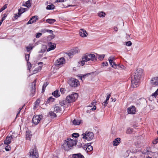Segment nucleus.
Masks as SVG:
<instances>
[{
    "label": "nucleus",
    "mask_w": 158,
    "mask_h": 158,
    "mask_svg": "<svg viewBox=\"0 0 158 158\" xmlns=\"http://www.w3.org/2000/svg\"><path fill=\"white\" fill-rule=\"evenodd\" d=\"M143 70L139 68L137 69L131 76V86L135 88L139 86L140 79L143 76Z\"/></svg>",
    "instance_id": "nucleus-1"
},
{
    "label": "nucleus",
    "mask_w": 158,
    "mask_h": 158,
    "mask_svg": "<svg viewBox=\"0 0 158 158\" xmlns=\"http://www.w3.org/2000/svg\"><path fill=\"white\" fill-rule=\"evenodd\" d=\"M76 144V142L74 140L69 138L65 141L63 145V148L66 151H68L71 148Z\"/></svg>",
    "instance_id": "nucleus-2"
},
{
    "label": "nucleus",
    "mask_w": 158,
    "mask_h": 158,
    "mask_svg": "<svg viewBox=\"0 0 158 158\" xmlns=\"http://www.w3.org/2000/svg\"><path fill=\"white\" fill-rule=\"evenodd\" d=\"M78 97V95L77 93L72 94L66 97V100L68 103H71L75 102Z\"/></svg>",
    "instance_id": "nucleus-3"
},
{
    "label": "nucleus",
    "mask_w": 158,
    "mask_h": 158,
    "mask_svg": "<svg viewBox=\"0 0 158 158\" xmlns=\"http://www.w3.org/2000/svg\"><path fill=\"white\" fill-rule=\"evenodd\" d=\"M68 83L71 86L74 87H77L80 84L78 80L73 78H70L68 81Z\"/></svg>",
    "instance_id": "nucleus-4"
},
{
    "label": "nucleus",
    "mask_w": 158,
    "mask_h": 158,
    "mask_svg": "<svg viewBox=\"0 0 158 158\" xmlns=\"http://www.w3.org/2000/svg\"><path fill=\"white\" fill-rule=\"evenodd\" d=\"M29 156L32 158H38L39 157V154L37 149H31L29 152Z\"/></svg>",
    "instance_id": "nucleus-5"
},
{
    "label": "nucleus",
    "mask_w": 158,
    "mask_h": 158,
    "mask_svg": "<svg viewBox=\"0 0 158 158\" xmlns=\"http://www.w3.org/2000/svg\"><path fill=\"white\" fill-rule=\"evenodd\" d=\"M43 117V116L42 114L34 115L32 119V123L35 125L38 124Z\"/></svg>",
    "instance_id": "nucleus-6"
},
{
    "label": "nucleus",
    "mask_w": 158,
    "mask_h": 158,
    "mask_svg": "<svg viewBox=\"0 0 158 158\" xmlns=\"http://www.w3.org/2000/svg\"><path fill=\"white\" fill-rule=\"evenodd\" d=\"M80 52V50L78 48L75 47L71 50L68 53V55L70 57L74 54Z\"/></svg>",
    "instance_id": "nucleus-7"
},
{
    "label": "nucleus",
    "mask_w": 158,
    "mask_h": 158,
    "mask_svg": "<svg viewBox=\"0 0 158 158\" xmlns=\"http://www.w3.org/2000/svg\"><path fill=\"white\" fill-rule=\"evenodd\" d=\"M151 84L153 87L158 85V77H156L152 78L150 81Z\"/></svg>",
    "instance_id": "nucleus-8"
},
{
    "label": "nucleus",
    "mask_w": 158,
    "mask_h": 158,
    "mask_svg": "<svg viewBox=\"0 0 158 158\" xmlns=\"http://www.w3.org/2000/svg\"><path fill=\"white\" fill-rule=\"evenodd\" d=\"M65 63V60L63 57H61L56 60L55 63L56 66H59L62 65Z\"/></svg>",
    "instance_id": "nucleus-9"
},
{
    "label": "nucleus",
    "mask_w": 158,
    "mask_h": 158,
    "mask_svg": "<svg viewBox=\"0 0 158 158\" xmlns=\"http://www.w3.org/2000/svg\"><path fill=\"white\" fill-rule=\"evenodd\" d=\"M36 80H35L32 83V86L31 87V95L33 96L35 94V86H36Z\"/></svg>",
    "instance_id": "nucleus-10"
},
{
    "label": "nucleus",
    "mask_w": 158,
    "mask_h": 158,
    "mask_svg": "<svg viewBox=\"0 0 158 158\" xmlns=\"http://www.w3.org/2000/svg\"><path fill=\"white\" fill-rule=\"evenodd\" d=\"M127 112L129 114H134L136 112V108L134 106H132L128 108Z\"/></svg>",
    "instance_id": "nucleus-11"
},
{
    "label": "nucleus",
    "mask_w": 158,
    "mask_h": 158,
    "mask_svg": "<svg viewBox=\"0 0 158 158\" xmlns=\"http://www.w3.org/2000/svg\"><path fill=\"white\" fill-rule=\"evenodd\" d=\"M109 60L110 63L112 67L114 69L117 68V64L113 61L114 57H110L109 58Z\"/></svg>",
    "instance_id": "nucleus-12"
},
{
    "label": "nucleus",
    "mask_w": 158,
    "mask_h": 158,
    "mask_svg": "<svg viewBox=\"0 0 158 158\" xmlns=\"http://www.w3.org/2000/svg\"><path fill=\"white\" fill-rule=\"evenodd\" d=\"M48 45L49 48L47 49V51L49 52L54 49L56 47V44L54 43L52 44L51 42H49L48 43Z\"/></svg>",
    "instance_id": "nucleus-13"
},
{
    "label": "nucleus",
    "mask_w": 158,
    "mask_h": 158,
    "mask_svg": "<svg viewBox=\"0 0 158 158\" xmlns=\"http://www.w3.org/2000/svg\"><path fill=\"white\" fill-rule=\"evenodd\" d=\"M79 33L80 35L83 37H86L88 35V34L85 30L82 29H81Z\"/></svg>",
    "instance_id": "nucleus-14"
},
{
    "label": "nucleus",
    "mask_w": 158,
    "mask_h": 158,
    "mask_svg": "<svg viewBox=\"0 0 158 158\" xmlns=\"http://www.w3.org/2000/svg\"><path fill=\"white\" fill-rule=\"evenodd\" d=\"M121 142V139L119 138H117L113 142V144L114 146H117Z\"/></svg>",
    "instance_id": "nucleus-15"
},
{
    "label": "nucleus",
    "mask_w": 158,
    "mask_h": 158,
    "mask_svg": "<svg viewBox=\"0 0 158 158\" xmlns=\"http://www.w3.org/2000/svg\"><path fill=\"white\" fill-rule=\"evenodd\" d=\"M97 60V56L95 54L91 53L89 54V60H91L93 61H95Z\"/></svg>",
    "instance_id": "nucleus-16"
},
{
    "label": "nucleus",
    "mask_w": 158,
    "mask_h": 158,
    "mask_svg": "<svg viewBox=\"0 0 158 158\" xmlns=\"http://www.w3.org/2000/svg\"><path fill=\"white\" fill-rule=\"evenodd\" d=\"M111 94H108V95H107L106 99V100L104 102L102 103V105L104 106V107H106L107 104H108V101L109 100L110 96H111Z\"/></svg>",
    "instance_id": "nucleus-17"
},
{
    "label": "nucleus",
    "mask_w": 158,
    "mask_h": 158,
    "mask_svg": "<svg viewBox=\"0 0 158 158\" xmlns=\"http://www.w3.org/2000/svg\"><path fill=\"white\" fill-rule=\"evenodd\" d=\"M27 10V8H21L20 9H19L18 10V14L19 15V16H20V15L23 13L25 11Z\"/></svg>",
    "instance_id": "nucleus-18"
},
{
    "label": "nucleus",
    "mask_w": 158,
    "mask_h": 158,
    "mask_svg": "<svg viewBox=\"0 0 158 158\" xmlns=\"http://www.w3.org/2000/svg\"><path fill=\"white\" fill-rule=\"evenodd\" d=\"M52 94L56 98H58L60 96V92L58 90H56L52 92Z\"/></svg>",
    "instance_id": "nucleus-19"
},
{
    "label": "nucleus",
    "mask_w": 158,
    "mask_h": 158,
    "mask_svg": "<svg viewBox=\"0 0 158 158\" xmlns=\"http://www.w3.org/2000/svg\"><path fill=\"white\" fill-rule=\"evenodd\" d=\"M73 158H84V156L80 153L73 154Z\"/></svg>",
    "instance_id": "nucleus-20"
},
{
    "label": "nucleus",
    "mask_w": 158,
    "mask_h": 158,
    "mask_svg": "<svg viewBox=\"0 0 158 158\" xmlns=\"http://www.w3.org/2000/svg\"><path fill=\"white\" fill-rule=\"evenodd\" d=\"M89 132H86L85 133L83 134L82 135H83V136L82 137V138L87 139L88 140V138L89 137Z\"/></svg>",
    "instance_id": "nucleus-21"
},
{
    "label": "nucleus",
    "mask_w": 158,
    "mask_h": 158,
    "mask_svg": "<svg viewBox=\"0 0 158 158\" xmlns=\"http://www.w3.org/2000/svg\"><path fill=\"white\" fill-rule=\"evenodd\" d=\"M11 143V139L8 136L6 137V140L4 141V144L8 145Z\"/></svg>",
    "instance_id": "nucleus-22"
},
{
    "label": "nucleus",
    "mask_w": 158,
    "mask_h": 158,
    "mask_svg": "<svg viewBox=\"0 0 158 158\" xmlns=\"http://www.w3.org/2000/svg\"><path fill=\"white\" fill-rule=\"evenodd\" d=\"M26 139L27 140H30V139L32 136V135L31 134V131H26Z\"/></svg>",
    "instance_id": "nucleus-23"
},
{
    "label": "nucleus",
    "mask_w": 158,
    "mask_h": 158,
    "mask_svg": "<svg viewBox=\"0 0 158 158\" xmlns=\"http://www.w3.org/2000/svg\"><path fill=\"white\" fill-rule=\"evenodd\" d=\"M56 21V19H48L46 20V22L50 24H52Z\"/></svg>",
    "instance_id": "nucleus-24"
},
{
    "label": "nucleus",
    "mask_w": 158,
    "mask_h": 158,
    "mask_svg": "<svg viewBox=\"0 0 158 158\" xmlns=\"http://www.w3.org/2000/svg\"><path fill=\"white\" fill-rule=\"evenodd\" d=\"M40 102V100L39 99H37L35 102V103L34 106V109H36L39 106V104Z\"/></svg>",
    "instance_id": "nucleus-25"
},
{
    "label": "nucleus",
    "mask_w": 158,
    "mask_h": 158,
    "mask_svg": "<svg viewBox=\"0 0 158 158\" xmlns=\"http://www.w3.org/2000/svg\"><path fill=\"white\" fill-rule=\"evenodd\" d=\"M73 123L74 125H79L81 123V120H80L75 119L73 121Z\"/></svg>",
    "instance_id": "nucleus-26"
},
{
    "label": "nucleus",
    "mask_w": 158,
    "mask_h": 158,
    "mask_svg": "<svg viewBox=\"0 0 158 158\" xmlns=\"http://www.w3.org/2000/svg\"><path fill=\"white\" fill-rule=\"evenodd\" d=\"M61 108L60 107L55 106L54 107V111L56 113L60 112L61 111Z\"/></svg>",
    "instance_id": "nucleus-27"
},
{
    "label": "nucleus",
    "mask_w": 158,
    "mask_h": 158,
    "mask_svg": "<svg viewBox=\"0 0 158 158\" xmlns=\"http://www.w3.org/2000/svg\"><path fill=\"white\" fill-rule=\"evenodd\" d=\"M47 49V46L45 45H43L42 46L41 49L39 53L44 52Z\"/></svg>",
    "instance_id": "nucleus-28"
},
{
    "label": "nucleus",
    "mask_w": 158,
    "mask_h": 158,
    "mask_svg": "<svg viewBox=\"0 0 158 158\" xmlns=\"http://www.w3.org/2000/svg\"><path fill=\"white\" fill-rule=\"evenodd\" d=\"M55 6L53 4H51L48 5L46 7V9L47 10H53L55 9Z\"/></svg>",
    "instance_id": "nucleus-29"
},
{
    "label": "nucleus",
    "mask_w": 158,
    "mask_h": 158,
    "mask_svg": "<svg viewBox=\"0 0 158 158\" xmlns=\"http://www.w3.org/2000/svg\"><path fill=\"white\" fill-rule=\"evenodd\" d=\"M30 53L29 54H26L25 55V59L27 61V64L28 65V63H29L30 65H31V63L28 61L29 60V58L30 57Z\"/></svg>",
    "instance_id": "nucleus-30"
},
{
    "label": "nucleus",
    "mask_w": 158,
    "mask_h": 158,
    "mask_svg": "<svg viewBox=\"0 0 158 158\" xmlns=\"http://www.w3.org/2000/svg\"><path fill=\"white\" fill-rule=\"evenodd\" d=\"M96 54L97 55L98 57V59L100 60H102L105 56V55L104 54L99 55L97 54Z\"/></svg>",
    "instance_id": "nucleus-31"
},
{
    "label": "nucleus",
    "mask_w": 158,
    "mask_h": 158,
    "mask_svg": "<svg viewBox=\"0 0 158 158\" xmlns=\"http://www.w3.org/2000/svg\"><path fill=\"white\" fill-rule=\"evenodd\" d=\"M98 16L100 17H104L106 15V14L103 11L99 12L98 13Z\"/></svg>",
    "instance_id": "nucleus-32"
},
{
    "label": "nucleus",
    "mask_w": 158,
    "mask_h": 158,
    "mask_svg": "<svg viewBox=\"0 0 158 158\" xmlns=\"http://www.w3.org/2000/svg\"><path fill=\"white\" fill-rule=\"evenodd\" d=\"M30 45V44L29 46H28L26 47L27 51L28 52H30V50H32L34 48V46L33 45H32L31 46Z\"/></svg>",
    "instance_id": "nucleus-33"
},
{
    "label": "nucleus",
    "mask_w": 158,
    "mask_h": 158,
    "mask_svg": "<svg viewBox=\"0 0 158 158\" xmlns=\"http://www.w3.org/2000/svg\"><path fill=\"white\" fill-rule=\"evenodd\" d=\"M88 56H89V55L88 54L84 55V56L82 58V60H83L85 62L89 61V58H88Z\"/></svg>",
    "instance_id": "nucleus-34"
},
{
    "label": "nucleus",
    "mask_w": 158,
    "mask_h": 158,
    "mask_svg": "<svg viewBox=\"0 0 158 158\" xmlns=\"http://www.w3.org/2000/svg\"><path fill=\"white\" fill-rule=\"evenodd\" d=\"M23 6H26L27 8H29L31 7V3L30 0H28L27 2H25V4L23 5Z\"/></svg>",
    "instance_id": "nucleus-35"
},
{
    "label": "nucleus",
    "mask_w": 158,
    "mask_h": 158,
    "mask_svg": "<svg viewBox=\"0 0 158 158\" xmlns=\"http://www.w3.org/2000/svg\"><path fill=\"white\" fill-rule=\"evenodd\" d=\"M49 114L51 118H54L56 117V115L53 112L50 111L49 113Z\"/></svg>",
    "instance_id": "nucleus-36"
},
{
    "label": "nucleus",
    "mask_w": 158,
    "mask_h": 158,
    "mask_svg": "<svg viewBox=\"0 0 158 158\" xmlns=\"http://www.w3.org/2000/svg\"><path fill=\"white\" fill-rule=\"evenodd\" d=\"M41 69V67L39 66L37 68H35V69L33 71L34 73H36L40 71Z\"/></svg>",
    "instance_id": "nucleus-37"
},
{
    "label": "nucleus",
    "mask_w": 158,
    "mask_h": 158,
    "mask_svg": "<svg viewBox=\"0 0 158 158\" xmlns=\"http://www.w3.org/2000/svg\"><path fill=\"white\" fill-rule=\"evenodd\" d=\"M48 84V82H46L44 83L42 88V91L44 92V89L46 88Z\"/></svg>",
    "instance_id": "nucleus-38"
},
{
    "label": "nucleus",
    "mask_w": 158,
    "mask_h": 158,
    "mask_svg": "<svg viewBox=\"0 0 158 158\" xmlns=\"http://www.w3.org/2000/svg\"><path fill=\"white\" fill-rule=\"evenodd\" d=\"M96 103L97 102L95 100H93L91 103L90 105H89V107H92L94 106H95Z\"/></svg>",
    "instance_id": "nucleus-39"
},
{
    "label": "nucleus",
    "mask_w": 158,
    "mask_h": 158,
    "mask_svg": "<svg viewBox=\"0 0 158 158\" xmlns=\"http://www.w3.org/2000/svg\"><path fill=\"white\" fill-rule=\"evenodd\" d=\"M67 102L66 101V100H63L61 101H60V104L61 106H63L65 105L66 103Z\"/></svg>",
    "instance_id": "nucleus-40"
},
{
    "label": "nucleus",
    "mask_w": 158,
    "mask_h": 158,
    "mask_svg": "<svg viewBox=\"0 0 158 158\" xmlns=\"http://www.w3.org/2000/svg\"><path fill=\"white\" fill-rule=\"evenodd\" d=\"M54 100V99L52 97H50L48 99L47 102L49 103L50 102H52Z\"/></svg>",
    "instance_id": "nucleus-41"
},
{
    "label": "nucleus",
    "mask_w": 158,
    "mask_h": 158,
    "mask_svg": "<svg viewBox=\"0 0 158 158\" xmlns=\"http://www.w3.org/2000/svg\"><path fill=\"white\" fill-rule=\"evenodd\" d=\"M89 73H87L84 75H82L80 77V78L81 80H82L83 78L85 79V77H88V75ZM83 81V80H82Z\"/></svg>",
    "instance_id": "nucleus-42"
},
{
    "label": "nucleus",
    "mask_w": 158,
    "mask_h": 158,
    "mask_svg": "<svg viewBox=\"0 0 158 158\" xmlns=\"http://www.w3.org/2000/svg\"><path fill=\"white\" fill-rule=\"evenodd\" d=\"M82 146L84 148H86V150H87V149H89V148H88V147H89V143H87V144H85L84 143L82 145Z\"/></svg>",
    "instance_id": "nucleus-43"
},
{
    "label": "nucleus",
    "mask_w": 158,
    "mask_h": 158,
    "mask_svg": "<svg viewBox=\"0 0 158 158\" xmlns=\"http://www.w3.org/2000/svg\"><path fill=\"white\" fill-rule=\"evenodd\" d=\"M158 95V89L154 93L152 94V96L156 98Z\"/></svg>",
    "instance_id": "nucleus-44"
},
{
    "label": "nucleus",
    "mask_w": 158,
    "mask_h": 158,
    "mask_svg": "<svg viewBox=\"0 0 158 158\" xmlns=\"http://www.w3.org/2000/svg\"><path fill=\"white\" fill-rule=\"evenodd\" d=\"M7 4H5L2 8L0 9V13L5 9L7 7Z\"/></svg>",
    "instance_id": "nucleus-45"
},
{
    "label": "nucleus",
    "mask_w": 158,
    "mask_h": 158,
    "mask_svg": "<svg viewBox=\"0 0 158 158\" xmlns=\"http://www.w3.org/2000/svg\"><path fill=\"white\" fill-rule=\"evenodd\" d=\"M94 137V133L92 132H89V140L93 139Z\"/></svg>",
    "instance_id": "nucleus-46"
},
{
    "label": "nucleus",
    "mask_w": 158,
    "mask_h": 158,
    "mask_svg": "<svg viewBox=\"0 0 158 158\" xmlns=\"http://www.w3.org/2000/svg\"><path fill=\"white\" fill-rule=\"evenodd\" d=\"M31 18L34 23L35 22L36 20L38 19L37 16H34Z\"/></svg>",
    "instance_id": "nucleus-47"
},
{
    "label": "nucleus",
    "mask_w": 158,
    "mask_h": 158,
    "mask_svg": "<svg viewBox=\"0 0 158 158\" xmlns=\"http://www.w3.org/2000/svg\"><path fill=\"white\" fill-rule=\"evenodd\" d=\"M72 135L73 137L75 138H77L79 136L78 133H74L72 134Z\"/></svg>",
    "instance_id": "nucleus-48"
},
{
    "label": "nucleus",
    "mask_w": 158,
    "mask_h": 158,
    "mask_svg": "<svg viewBox=\"0 0 158 158\" xmlns=\"http://www.w3.org/2000/svg\"><path fill=\"white\" fill-rule=\"evenodd\" d=\"M158 142V138L154 139L152 142V143L153 144H156Z\"/></svg>",
    "instance_id": "nucleus-49"
},
{
    "label": "nucleus",
    "mask_w": 158,
    "mask_h": 158,
    "mask_svg": "<svg viewBox=\"0 0 158 158\" xmlns=\"http://www.w3.org/2000/svg\"><path fill=\"white\" fill-rule=\"evenodd\" d=\"M126 45L127 46H130L132 45V43L131 41H129L126 42Z\"/></svg>",
    "instance_id": "nucleus-50"
},
{
    "label": "nucleus",
    "mask_w": 158,
    "mask_h": 158,
    "mask_svg": "<svg viewBox=\"0 0 158 158\" xmlns=\"http://www.w3.org/2000/svg\"><path fill=\"white\" fill-rule=\"evenodd\" d=\"M133 130L132 129H130V128L128 129L127 130L126 132H127V133L128 134H130L132 132Z\"/></svg>",
    "instance_id": "nucleus-51"
},
{
    "label": "nucleus",
    "mask_w": 158,
    "mask_h": 158,
    "mask_svg": "<svg viewBox=\"0 0 158 158\" xmlns=\"http://www.w3.org/2000/svg\"><path fill=\"white\" fill-rule=\"evenodd\" d=\"M65 91V89L64 88H61L60 89V91L62 94H64V93Z\"/></svg>",
    "instance_id": "nucleus-52"
},
{
    "label": "nucleus",
    "mask_w": 158,
    "mask_h": 158,
    "mask_svg": "<svg viewBox=\"0 0 158 158\" xmlns=\"http://www.w3.org/2000/svg\"><path fill=\"white\" fill-rule=\"evenodd\" d=\"M42 35V34L41 33H38L36 34V37L37 38H39Z\"/></svg>",
    "instance_id": "nucleus-53"
},
{
    "label": "nucleus",
    "mask_w": 158,
    "mask_h": 158,
    "mask_svg": "<svg viewBox=\"0 0 158 158\" xmlns=\"http://www.w3.org/2000/svg\"><path fill=\"white\" fill-rule=\"evenodd\" d=\"M33 20L32 19V18H31L30 19V20L27 23V24H31V23H33Z\"/></svg>",
    "instance_id": "nucleus-54"
},
{
    "label": "nucleus",
    "mask_w": 158,
    "mask_h": 158,
    "mask_svg": "<svg viewBox=\"0 0 158 158\" xmlns=\"http://www.w3.org/2000/svg\"><path fill=\"white\" fill-rule=\"evenodd\" d=\"M96 106H94L92 107H89V110H91L92 111L96 109Z\"/></svg>",
    "instance_id": "nucleus-55"
},
{
    "label": "nucleus",
    "mask_w": 158,
    "mask_h": 158,
    "mask_svg": "<svg viewBox=\"0 0 158 158\" xmlns=\"http://www.w3.org/2000/svg\"><path fill=\"white\" fill-rule=\"evenodd\" d=\"M10 149L11 148L8 145L6 146L5 148V150L7 151H9L10 150Z\"/></svg>",
    "instance_id": "nucleus-56"
},
{
    "label": "nucleus",
    "mask_w": 158,
    "mask_h": 158,
    "mask_svg": "<svg viewBox=\"0 0 158 158\" xmlns=\"http://www.w3.org/2000/svg\"><path fill=\"white\" fill-rule=\"evenodd\" d=\"M120 67L122 69H124L125 67L123 65H120L118 64L117 65V67Z\"/></svg>",
    "instance_id": "nucleus-57"
},
{
    "label": "nucleus",
    "mask_w": 158,
    "mask_h": 158,
    "mask_svg": "<svg viewBox=\"0 0 158 158\" xmlns=\"http://www.w3.org/2000/svg\"><path fill=\"white\" fill-rule=\"evenodd\" d=\"M102 64L103 66H107L108 65V63L107 62H103L102 63Z\"/></svg>",
    "instance_id": "nucleus-58"
},
{
    "label": "nucleus",
    "mask_w": 158,
    "mask_h": 158,
    "mask_svg": "<svg viewBox=\"0 0 158 158\" xmlns=\"http://www.w3.org/2000/svg\"><path fill=\"white\" fill-rule=\"evenodd\" d=\"M7 16V14L6 13H4L2 15V19L4 20L5 19L6 17Z\"/></svg>",
    "instance_id": "nucleus-59"
},
{
    "label": "nucleus",
    "mask_w": 158,
    "mask_h": 158,
    "mask_svg": "<svg viewBox=\"0 0 158 158\" xmlns=\"http://www.w3.org/2000/svg\"><path fill=\"white\" fill-rule=\"evenodd\" d=\"M91 143H89V152L92 151L93 150V147L92 146L90 145Z\"/></svg>",
    "instance_id": "nucleus-60"
},
{
    "label": "nucleus",
    "mask_w": 158,
    "mask_h": 158,
    "mask_svg": "<svg viewBox=\"0 0 158 158\" xmlns=\"http://www.w3.org/2000/svg\"><path fill=\"white\" fill-rule=\"evenodd\" d=\"M85 61H84L83 60H82V61H81V65H82V66H83L85 64Z\"/></svg>",
    "instance_id": "nucleus-61"
},
{
    "label": "nucleus",
    "mask_w": 158,
    "mask_h": 158,
    "mask_svg": "<svg viewBox=\"0 0 158 158\" xmlns=\"http://www.w3.org/2000/svg\"><path fill=\"white\" fill-rule=\"evenodd\" d=\"M20 16H19V15L18 14V15H17V14H15V19H17Z\"/></svg>",
    "instance_id": "nucleus-62"
},
{
    "label": "nucleus",
    "mask_w": 158,
    "mask_h": 158,
    "mask_svg": "<svg viewBox=\"0 0 158 158\" xmlns=\"http://www.w3.org/2000/svg\"><path fill=\"white\" fill-rule=\"evenodd\" d=\"M47 29H44L42 30L41 31L43 33H45L46 32H47Z\"/></svg>",
    "instance_id": "nucleus-63"
},
{
    "label": "nucleus",
    "mask_w": 158,
    "mask_h": 158,
    "mask_svg": "<svg viewBox=\"0 0 158 158\" xmlns=\"http://www.w3.org/2000/svg\"><path fill=\"white\" fill-rule=\"evenodd\" d=\"M47 32H49L50 33H52L53 32V31L52 30H47Z\"/></svg>",
    "instance_id": "nucleus-64"
}]
</instances>
